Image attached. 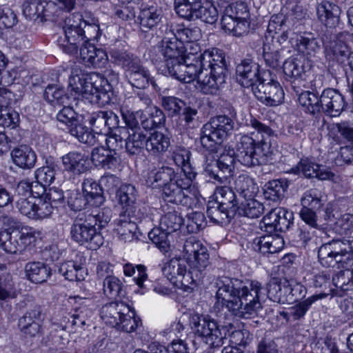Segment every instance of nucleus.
Segmentation results:
<instances>
[{"instance_id":"11","label":"nucleus","mask_w":353,"mask_h":353,"mask_svg":"<svg viewBox=\"0 0 353 353\" xmlns=\"http://www.w3.org/2000/svg\"><path fill=\"white\" fill-rule=\"evenodd\" d=\"M183 252L191 274L198 285L202 281L205 271L210 264L208 250L200 241L191 236L185 241Z\"/></svg>"},{"instance_id":"40","label":"nucleus","mask_w":353,"mask_h":353,"mask_svg":"<svg viewBox=\"0 0 353 353\" xmlns=\"http://www.w3.org/2000/svg\"><path fill=\"white\" fill-rule=\"evenodd\" d=\"M138 115L141 125L146 130L161 127L165 121L163 112L157 107L151 108L148 112L138 111Z\"/></svg>"},{"instance_id":"15","label":"nucleus","mask_w":353,"mask_h":353,"mask_svg":"<svg viewBox=\"0 0 353 353\" xmlns=\"http://www.w3.org/2000/svg\"><path fill=\"white\" fill-rule=\"evenodd\" d=\"M88 121L97 134H108L120 123L119 116L112 110H97L90 113Z\"/></svg>"},{"instance_id":"6","label":"nucleus","mask_w":353,"mask_h":353,"mask_svg":"<svg viewBox=\"0 0 353 353\" xmlns=\"http://www.w3.org/2000/svg\"><path fill=\"white\" fill-rule=\"evenodd\" d=\"M4 220L10 226L0 232V246L6 252L21 254L36 241V232L32 228L23 225L12 217H5Z\"/></svg>"},{"instance_id":"4","label":"nucleus","mask_w":353,"mask_h":353,"mask_svg":"<svg viewBox=\"0 0 353 353\" xmlns=\"http://www.w3.org/2000/svg\"><path fill=\"white\" fill-rule=\"evenodd\" d=\"M110 57L117 64L123 68L125 75L132 86L145 89L151 85L157 92L161 91V83L150 75L149 70L143 65L139 57L126 51L117 49L110 51Z\"/></svg>"},{"instance_id":"43","label":"nucleus","mask_w":353,"mask_h":353,"mask_svg":"<svg viewBox=\"0 0 353 353\" xmlns=\"http://www.w3.org/2000/svg\"><path fill=\"white\" fill-rule=\"evenodd\" d=\"M289 186L286 179H276L265 183L263 195L265 199L272 201H279L283 199Z\"/></svg>"},{"instance_id":"39","label":"nucleus","mask_w":353,"mask_h":353,"mask_svg":"<svg viewBox=\"0 0 353 353\" xmlns=\"http://www.w3.org/2000/svg\"><path fill=\"white\" fill-rule=\"evenodd\" d=\"M283 241L279 238H274L271 235L261 236L253 239L252 248L263 254H274L278 252L282 248Z\"/></svg>"},{"instance_id":"50","label":"nucleus","mask_w":353,"mask_h":353,"mask_svg":"<svg viewBox=\"0 0 353 353\" xmlns=\"http://www.w3.org/2000/svg\"><path fill=\"white\" fill-rule=\"evenodd\" d=\"M56 165H50L38 168L35 172L37 182L35 188H39L41 192H45V186L50 185L54 180Z\"/></svg>"},{"instance_id":"46","label":"nucleus","mask_w":353,"mask_h":353,"mask_svg":"<svg viewBox=\"0 0 353 353\" xmlns=\"http://www.w3.org/2000/svg\"><path fill=\"white\" fill-rule=\"evenodd\" d=\"M83 193L89 199L90 205L100 207L105 201L99 183L92 179H85L82 184Z\"/></svg>"},{"instance_id":"34","label":"nucleus","mask_w":353,"mask_h":353,"mask_svg":"<svg viewBox=\"0 0 353 353\" xmlns=\"http://www.w3.org/2000/svg\"><path fill=\"white\" fill-rule=\"evenodd\" d=\"M137 194V192L135 187L131 184H123L119 187L117 191V196L118 197L119 204L123 206V211L121 212H126L128 210L132 211H148L145 207L141 208L135 205Z\"/></svg>"},{"instance_id":"57","label":"nucleus","mask_w":353,"mask_h":353,"mask_svg":"<svg viewBox=\"0 0 353 353\" xmlns=\"http://www.w3.org/2000/svg\"><path fill=\"white\" fill-rule=\"evenodd\" d=\"M123 272L128 276H134L133 279L135 283L140 289H145L144 282L148 280V274L146 273V268L143 265L134 266L130 263L125 264Z\"/></svg>"},{"instance_id":"16","label":"nucleus","mask_w":353,"mask_h":353,"mask_svg":"<svg viewBox=\"0 0 353 353\" xmlns=\"http://www.w3.org/2000/svg\"><path fill=\"white\" fill-rule=\"evenodd\" d=\"M190 186L185 181H179L178 179L163 188L162 198L168 203L183 206H190L192 198L190 195Z\"/></svg>"},{"instance_id":"19","label":"nucleus","mask_w":353,"mask_h":353,"mask_svg":"<svg viewBox=\"0 0 353 353\" xmlns=\"http://www.w3.org/2000/svg\"><path fill=\"white\" fill-rule=\"evenodd\" d=\"M233 8V6L226 7L221 20V28L229 34L241 37L248 30V22L238 12L234 13Z\"/></svg>"},{"instance_id":"5","label":"nucleus","mask_w":353,"mask_h":353,"mask_svg":"<svg viewBox=\"0 0 353 353\" xmlns=\"http://www.w3.org/2000/svg\"><path fill=\"white\" fill-rule=\"evenodd\" d=\"M235 157L236 160L247 168L260 164L272 163V152L270 145L263 140L256 141L250 134H239L235 136Z\"/></svg>"},{"instance_id":"56","label":"nucleus","mask_w":353,"mask_h":353,"mask_svg":"<svg viewBox=\"0 0 353 353\" xmlns=\"http://www.w3.org/2000/svg\"><path fill=\"white\" fill-rule=\"evenodd\" d=\"M199 139L203 149L209 153L217 152L220 144L223 142L204 125L201 129Z\"/></svg>"},{"instance_id":"1","label":"nucleus","mask_w":353,"mask_h":353,"mask_svg":"<svg viewBox=\"0 0 353 353\" xmlns=\"http://www.w3.org/2000/svg\"><path fill=\"white\" fill-rule=\"evenodd\" d=\"M68 92L56 85L46 87L43 96L45 99L53 106L77 103L80 99H87L91 103L104 106L110 103V94L101 88L103 81L97 74L84 75L79 68L72 69L69 77Z\"/></svg>"},{"instance_id":"33","label":"nucleus","mask_w":353,"mask_h":353,"mask_svg":"<svg viewBox=\"0 0 353 353\" xmlns=\"http://www.w3.org/2000/svg\"><path fill=\"white\" fill-rule=\"evenodd\" d=\"M204 125L223 141L232 133L234 128V122L226 115H219L211 118L210 121Z\"/></svg>"},{"instance_id":"42","label":"nucleus","mask_w":353,"mask_h":353,"mask_svg":"<svg viewBox=\"0 0 353 353\" xmlns=\"http://www.w3.org/2000/svg\"><path fill=\"white\" fill-rule=\"evenodd\" d=\"M87 159L81 153L70 152L62 157L64 169L74 174H80L86 171Z\"/></svg>"},{"instance_id":"22","label":"nucleus","mask_w":353,"mask_h":353,"mask_svg":"<svg viewBox=\"0 0 353 353\" xmlns=\"http://www.w3.org/2000/svg\"><path fill=\"white\" fill-rule=\"evenodd\" d=\"M130 312V306L123 301L110 302L103 305L100 316L107 325L116 327L121 324L122 316Z\"/></svg>"},{"instance_id":"28","label":"nucleus","mask_w":353,"mask_h":353,"mask_svg":"<svg viewBox=\"0 0 353 353\" xmlns=\"http://www.w3.org/2000/svg\"><path fill=\"white\" fill-rule=\"evenodd\" d=\"M297 169L308 179L316 178L319 180H330L334 174L325 166L309 159H301L297 165Z\"/></svg>"},{"instance_id":"48","label":"nucleus","mask_w":353,"mask_h":353,"mask_svg":"<svg viewBox=\"0 0 353 353\" xmlns=\"http://www.w3.org/2000/svg\"><path fill=\"white\" fill-rule=\"evenodd\" d=\"M58 272L65 279L71 281L84 279L85 270L81 263H78L74 261L63 263L59 266Z\"/></svg>"},{"instance_id":"44","label":"nucleus","mask_w":353,"mask_h":353,"mask_svg":"<svg viewBox=\"0 0 353 353\" xmlns=\"http://www.w3.org/2000/svg\"><path fill=\"white\" fill-rule=\"evenodd\" d=\"M234 188L244 199H252L259 192L254 179L247 174H241L235 179Z\"/></svg>"},{"instance_id":"13","label":"nucleus","mask_w":353,"mask_h":353,"mask_svg":"<svg viewBox=\"0 0 353 353\" xmlns=\"http://www.w3.org/2000/svg\"><path fill=\"white\" fill-rule=\"evenodd\" d=\"M254 95L263 104L276 106L284 99V92L279 83L274 80L270 70H264L261 80L252 87Z\"/></svg>"},{"instance_id":"27","label":"nucleus","mask_w":353,"mask_h":353,"mask_svg":"<svg viewBox=\"0 0 353 353\" xmlns=\"http://www.w3.org/2000/svg\"><path fill=\"white\" fill-rule=\"evenodd\" d=\"M214 193L216 196L214 202L228 211V214L234 215L237 214L240 203L231 188L227 185L216 187Z\"/></svg>"},{"instance_id":"58","label":"nucleus","mask_w":353,"mask_h":353,"mask_svg":"<svg viewBox=\"0 0 353 353\" xmlns=\"http://www.w3.org/2000/svg\"><path fill=\"white\" fill-rule=\"evenodd\" d=\"M322 193L317 188H311L303 194L301 198L302 207L319 211L323 205Z\"/></svg>"},{"instance_id":"7","label":"nucleus","mask_w":353,"mask_h":353,"mask_svg":"<svg viewBox=\"0 0 353 353\" xmlns=\"http://www.w3.org/2000/svg\"><path fill=\"white\" fill-rule=\"evenodd\" d=\"M319 263L325 268H339L353 261V237L334 238L322 244L318 250Z\"/></svg>"},{"instance_id":"20","label":"nucleus","mask_w":353,"mask_h":353,"mask_svg":"<svg viewBox=\"0 0 353 353\" xmlns=\"http://www.w3.org/2000/svg\"><path fill=\"white\" fill-rule=\"evenodd\" d=\"M163 13L156 6H142L137 16V23L142 32H148L156 29L161 23Z\"/></svg>"},{"instance_id":"37","label":"nucleus","mask_w":353,"mask_h":353,"mask_svg":"<svg viewBox=\"0 0 353 353\" xmlns=\"http://www.w3.org/2000/svg\"><path fill=\"white\" fill-rule=\"evenodd\" d=\"M125 137V152L129 156L139 154L146 147L148 137L141 129L128 131Z\"/></svg>"},{"instance_id":"14","label":"nucleus","mask_w":353,"mask_h":353,"mask_svg":"<svg viewBox=\"0 0 353 353\" xmlns=\"http://www.w3.org/2000/svg\"><path fill=\"white\" fill-rule=\"evenodd\" d=\"M293 212L282 208L271 210L263 216L262 223L265 231L269 233L274 232H285L292 224Z\"/></svg>"},{"instance_id":"31","label":"nucleus","mask_w":353,"mask_h":353,"mask_svg":"<svg viewBox=\"0 0 353 353\" xmlns=\"http://www.w3.org/2000/svg\"><path fill=\"white\" fill-rule=\"evenodd\" d=\"M176 178L177 173L172 168L162 166L148 172L146 183L152 188L162 187L164 188L170 183L174 181Z\"/></svg>"},{"instance_id":"18","label":"nucleus","mask_w":353,"mask_h":353,"mask_svg":"<svg viewBox=\"0 0 353 353\" xmlns=\"http://www.w3.org/2000/svg\"><path fill=\"white\" fill-rule=\"evenodd\" d=\"M322 112L330 117H337L344 110L345 103L343 96L336 89H325L320 95Z\"/></svg>"},{"instance_id":"9","label":"nucleus","mask_w":353,"mask_h":353,"mask_svg":"<svg viewBox=\"0 0 353 353\" xmlns=\"http://www.w3.org/2000/svg\"><path fill=\"white\" fill-rule=\"evenodd\" d=\"M72 239L81 245L96 250L103 243V238L90 216L79 214L70 227Z\"/></svg>"},{"instance_id":"25","label":"nucleus","mask_w":353,"mask_h":353,"mask_svg":"<svg viewBox=\"0 0 353 353\" xmlns=\"http://www.w3.org/2000/svg\"><path fill=\"white\" fill-rule=\"evenodd\" d=\"M204 69H208L216 74H227L225 59L223 52L217 48L206 50L199 54Z\"/></svg>"},{"instance_id":"38","label":"nucleus","mask_w":353,"mask_h":353,"mask_svg":"<svg viewBox=\"0 0 353 353\" xmlns=\"http://www.w3.org/2000/svg\"><path fill=\"white\" fill-rule=\"evenodd\" d=\"M11 156L14 164L23 169L33 168L37 161L34 152L26 145L14 148L11 152Z\"/></svg>"},{"instance_id":"32","label":"nucleus","mask_w":353,"mask_h":353,"mask_svg":"<svg viewBox=\"0 0 353 353\" xmlns=\"http://www.w3.org/2000/svg\"><path fill=\"white\" fill-rule=\"evenodd\" d=\"M288 279L272 278L267 284V295L272 301L285 304L290 301L288 299Z\"/></svg>"},{"instance_id":"62","label":"nucleus","mask_w":353,"mask_h":353,"mask_svg":"<svg viewBox=\"0 0 353 353\" xmlns=\"http://www.w3.org/2000/svg\"><path fill=\"white\" fill-rule=\"evenodd\" d=\"M167 232L162 230L159 225V228H154L148 232L149 239L164 253L168 252L170 249L168 236L170 233Z\"/></svg>"},{"instance_id":"60","label":"nucleus","mask_w":353,"mask_h":353,"mask_svg":"<svg viewBox=\"0 0 353 353\" xmlns=\"http://www.w3.org/2000/svg\"><path fill=\"white\" fill-rule=\"evenodd\" d=\"M326 296V294H314L307 299L299 302L291 309V315L294 320H299L303 318L310 306L316 301L322 299Z\"/></svg>"},{"instance_id":"54","label":"nucleus","mask_w":353,"mask_h":353,"mask_svg":"<svg viewBox=\"0 0 353 353\" xmlns=\"http://www.w3.org/2000/svg\"><path fill=\"white\" fill-rule=\"evenodd\" d=\"M114 132L110 134L105 139V144L108 150L115 152L119 151L125 147L126 135L128 131L125 128H121L119 125L117 128H113Z\"/></svg>"},{"instance_id":"36","label":"nucleus","mask_w":353,"mask_h":353,"mask_svg":"<svg viewBox=\"0 0 353 353\" xmlns=\"http://www.w3.org/2000/svg\"><path fill=\"white\" fill-rule=\"evenodd\" d=\"M184 44L176 41V38L168 40V38L161 39L160 53L162 56V63L176 59L184 57Z\"/></svg>"},{"instance_id":"47","label":"nucleus","mask_w":353,"mask_h":353,"mask_svg":"<svg viewBox=\"0 0 353 353\" xmlns=\"http://www.w3.org/2000/svg\"><path fill=\"white\" fill-rule=\"evenodd\" d=\"M170 146V137L161 132H153L148 137L146 150L153 155L165 152Z\"/></svg>"},{"instance_id":"30","label":"nucleus","mask_w":353,"mask_h":353,"mask_svg":"<svg viewBox=\"0 0 353 353\" xmlns=\"http://www.w3.org/2000/svg\"><path fill=\"white\" fill-rule=\"evenodd\" d=\"M91 160L96 167H100L104 170H114L120 163L116 152L113 153L103 146L97 147L92 150Z\"/></svg>"},{"instance_id":"61","label":"nucleus","mask_w":353,"mask_h":353,"mask_svg":"<svg viewBox=\"0 0 353 353\" xmlns=\"http://www.w3.org/2000/svg\"><path fill=\"white\" fill-rule=\"evenodd\" d=\"M53 211V206L50 201L38 196L35 200L34 210L31 219L41 220L48 218Z\"/></svg>"},{"instance_id":"26","label":"nucleus","mask_w":353,"mask_h":353,"mask_svg":"<svg viewBox=\"0 0 353 353\" xmlns=\"http://www.w3.org/2000/svg\"><path fill=\"white\" fill-rule=\"evenodd\" d=\"M41 313L40 307L37 305L28 310L19 319L18 325L20 330L27 336H36L41 329Z\"/></svg>"},{"instance_id":"41","label":"nucleus","mask_w":353,"mask_h":353,"mask_svg":"<svg viewBox=\"0 0 353 353\" xmlns=\"http://www.w3.org/2000/svg\"><path fill=\"white\" fill-rule=\"evenodd\" d=\"M28 279L32 283H42L47 281L51 274L50 268L44 263L29 262L25 266Z\"/></svg>"},{"instance_id":"3","label":"nucleus","mask_w":353,"mask_h":353,"mask_svg":"<svg viewBox=\"0 0 353 353\" xmlns=\"http://www.w3.org/2000/svg\"><path fill=\"white\" fill-rule=\"evenodd\" d=\"M63 29L65 40L62 43L59 41V46L64 52L70 54H77L88 42L98 41L101 35L99 20L79 12L69 14L64 20Z\"/></svg>"},{"instance_id":"24","label":"nucleus","mask_w":353,"mask_h":353,"mask_svg":"<svg viewBox=\"0 0 353 353\" xmlns=\"http://www.w3.org/2000/svg\"><path fill=\"white\" fill-rule=\"evenodd\" d=\"M225 74H216L204 69L199 76L198 84L201 92L206 94H215L225 83Z\"/></svg>"},{"instance_id":"29","label":"nucleus","mask_w":353,"mask_h":353,"mask_svg":"<svg viewBox=\"0 0 353 353\" xmlns=\"http://www.w3.org/2000/svg\"><path fill=\"white\" fill-rule=\"evenodd\" d=\"M80 57L85 65L94 68L103 67L108 61L106 52L97 48L90 42L86 43L79 49Z\"/></svg>"},{"instance_id":"55","label":"nucleus","mask_w":353,"mask_h":353,"mask_svg":"<svg viewBox=\"0 0 353 353\" xmlns=\"http://www.w3.org/2000/svg\"><path fill=\"white\" fill-rule=\"evenodd\" d=\"M183 223V219L180 213L174 210L165 214L160 219L161 228L167 232L172 233L179 230Z\"/></svg>"},{"instance_id":"12","label":"nucleus","mask_w":353,"mask_h":353,"mask_svg":"<svg viewBox=\"0 0 353 353\" xmlns=\"http://www.w3.org/2000/svg\"><path fill=\"white\" fill-rule=\"evenodd\" d=\"M161 270L174 286L185 292H191L197 285L191 270L187 272L185 259L173 258L163 265Z\"/></svg>"},{"instance_id":"63","label":"nucleus","mask_w":353,"mask_h":353,"mask_svg":"<svg viewBox=\"0 0 353 353\" xmlns=\"http://www.w3.org/2000/svg\"><path fill=\"white\" fill-rule=\"evenodd\" d=\"M219 17V13L216 8L209 3L205 5L200 6L196 8L195 19H200L205 23L213 24L214 23Z\"/></svg>"},{"instance_id":"35","label":"nucleus","mask_w":353,"mask_h":353,"mask_svg":"<svg viewBox=\"0 0 353 353\" xmlns=\"http://www.w3.org/2000/svg\"><path fill=\"white\" fill-rule=\"evenodd\" d=\"M297 50L307 57H315L321 50L318 39L311 32H304L296 37Z\"/></svg>"},{"instance_id":"23","label":"nucleus","mask_w":353,"mask_h":353,"mask_svg":"<svg viewBox=\"0 0 353 353\" xmlns=\"http://www.w3.org/2000/svg\"><path fill=\"white\" fill-rule=\"evenodd\" d=\"M341 9L336 4L323 0L316 6L319 21L327 28H335L340 23Z\"/></svg>"},{"instance_id":"17","label":"nucleus","mask_w":353,"mask_h":353,"mask_svg":"<svg viewBox=\"0 0 353 353\" xmlns=\"http://www.w3.org/2000/svg\"><path fill=\"white\" fill-rule=\"evenodd\" d=\"M259 65L252 59H245L236 67L237 81L245 88H251L261 80V74Z\"/></svg>"},{"instance_id":"2","label":"nucleus","mask_w":353,"mask_h":353,"mask_svg":"<svg viewBox=\"0 0 353 353\" xmlns=\"http://www.w3.org/2000/svg\"><path fill=\"white\" fill-rule=\"evenodd\" d=\"M262 290L261 283L256 280L225 278L216 295L226 302V307L235 316L249 319L256 315L262 307Z\"/></svg>"},{"instance_id":"53","label":"nucleus","mask_w":353,"mask_h":353,"mask_svg":"<svg viewBox=\"0 0 353 353\" xmlns=\"http://www.w3.org/2000/svg\"><path fill=\"white\" fill-rule=\"evenodd\" d=\"M206 214L210 221L216 224L228 223L235 216L228 214V211H225L214 201L208 203Z\"/></svg>"},{"instance_id":"52","label":"nucleus","mask_w":353,"mask_h":353,"mask_svg":"<svg viewBox=\"0 0 353 353\" xmlns=\"http://www.w3.org/2000/svg\"><path fill=\"white\" fill-rule=\"evenodd\" d=\"M299 104L305 108L310 114H320L322 112L320 96L314 92L306 91L301 92L298 98Z\"/></svg>"},{"instance_id":"51","label":"nucleus","mask_w":353,"mask_h":353,"mask_svg":"<svg viewBox=\"0 0 353 353\" xmlns=\"http://www.w3.org/2000/svg\"><path fill=\"white\" fill-rule=\"evenodd\" d=\"M263 211L264 206L263 203L254 199V197H252V199H245L244 201L240 203L237 214L240 216L255 219L259 217Z\"/></svg>"},{"instance_id":"8","label":"nucleus","mask_w":353,"mask_h":353,"mask_svg":"<svg viewBox=\"0 0 353 353\" xmlns=\"http://www.w3.org/2000/svg\"><path fill=\"white\" fill-rule=\"evenodd\" d=\"M154 214L152 212L147 210L132 211L128 210L126 212H121L117 220L116 232L120 240L124 242H131L138 239L137 223L143 226L151 228L154 224Z\"/></svg>"},{"instance_id":"49","label":"nucleus","mask_w":353,"mask_h":353,"mask_svg":"<svg viewBox=\"0 0 353 353\" xmlns=\"http://www.w3.org/2000/svg\"><path fill=\"white\" fill-rule=\"evenodd\" d=\"M74 123L69 124L68 128L70 134L76 137L80 142L93 145L96 143L95 136L89 129L83 125L82 121L79 119L74 121Z\"/></svg>"},{"instance_id":"59","label":"nucleus","mask_w":353,"mask_h":353,"mask_svg":"<svg viewBox=\"0 0 353 353\" xmlns=\"http://www.w3.org/2000/svg\"><path fill=\"white\" fill-rule=\"evenodd\" d=\"M334 286L343 292L353 290V269L338 272L332 277Z\"/></svg>"},{"instance_id":"10","label":"nucleus","mask_w":353,"mask_h":353,"mask_svg":"<svg viewBox=\"0 0 353 353\" xmlns=\"http://www.w3.org/2000/svg\"><path fill=\"white\" fill-rule=\"evenodd\" d=\"M190 326L192 332L212 347H219L223 344L226 333L225 329L208 315L198 313L190 316Z\"/></svg>"},{"instance_id":"21","label":"nucleus","mask_w":353,"mask_h":353,"mask_svg":"<svg viewBox=\"0 0 353 353\" xmlns=\"http://www.w3.org/2000/svg\"><path fill=\"white\" fill-rule=\"evenodd\" d=\"M343 33L339 32L336 34H325L322 37L323 43L327 52L332 54L333 59L339 63H343L345 60H350V52L348 46L342 40Z\"/></svg>"},{"instance_id":"64","label":"nucleus","mask_w":353,"mask_h":353,"mask_svg":"<svg viewBox=\"0 0 353 353\" xmlns=\"http://www.w3.org/2000/svg\"><path fill=\"white\" fill-rule=\"evenodd\" d=\"M67 203L70 209L74 212L81 211L87 205H90L89 199L79 190H71L68 193Z\"/></svg>"},{"instance_id":"45","label":"nucleus","mask_w":353,"mask_h":353,"mask_svg":"<svg viewBox=\"0 0 353 353\" xmlns=\"http://www.w3.org/2000/svg\"><path fill=\"white\" fill-rule=\"evenodd\" d=\"M283 70L285 79L291 82L302 79L305 72L303 61L295 57H290L284 61Z\"/></svg>"}]
</instances>
